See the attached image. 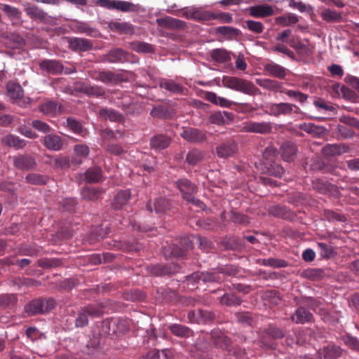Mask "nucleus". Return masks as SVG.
Here are the masks:
<instances>
[{
	"mask_svg": "<svg viewBox=\"0 0 359 359\" xmlns=\"http://www.w3.org/2000/svg\"><path fill=\"white\" fill-rule=\"evenodd\" d=\"M160 86L168 91L174 93H181L182 92V86L172 80L163 79L160 82Z\"/></svg>",
	"mask_w": 359,
	"mask_h": 359,
	"instance_id": "4c0bfd02",
	"label": "nucleus"
},
{
	"mask_svg": "<svg viewBox=\"0 0 359 359\" xmlns=\"http://www.w3.org/2000/svg\"><path fill=\"white\" fill-rule=\"evenodd\" d=\"M46 176L36 173H29L25 177V182L31 184H44L46 183Z\"/></svg>",
	"mask_w": 359,
	"mask_h": 359,
	"instance_id": "49530a36",
	"label": "nucleus"
},
{
	"mask_svg": "<svg viewBox=\"0 0 359 359\" xmlns=\"http://www.w3.org/2000/svg\"><path fill=\"white\" fill-rule=\"evenodd\" d=\"M322 18L326 21H334L340 18V15L334 11L327 9L322 13Z\"/></svg>",
	"mask_w": 359,
	"mask_h": 359,
	"instance_id": "774afa93",
	"label": "nucleus"
},
{
	"mask_svg": "<svg viewBox=\"0 0 359 359\" xmlns=\"http://www.w3.org/2000/svg\"><path fill=\"white\" fill-rule=\"evenodd\" d=\"M171 142V140L165 135H158L154 136L150 140L151 147L156 151H161L167 148Z\"/></svg>",
	"mask_w": 359,
	"mask_h": 359,
	"instance_id": "6ab92c4d",
	"label": "nucleus"
},
{
	"mask_svg": "<svg viewBox=\"0 0 359 359\" xmlns=\"http://www.w3.org/2000/svg\"><path fill=\"white\" fill-rule=\"evenodd\" d=\"M192 278L196 281L201 280L203 283L206 282H220L222 280L219 271V272H201L196 273L192 275Z\"/></svg>",
	"mask_w": 359,
	"mask_h": 359,
	"instance_id": "9b49d317",
	"label": "nucleus"
},
{
	"mask_svg": "<svg viewBox=\"0 0 359 359\" xmlns=\"http://www.w3.org/2000/svg\"><path fill=\"white\" fill-rule=\"evenodd\" d=\"M130 197V191L129 190H123L116 194L114 198L113 207L115 209H119L126 204Z\"/></svg>",
	"mask_w": 359,
	"mask_h": 359,
	"instance_id": "7c9ffc66",
	"label": "nucleus"
},
{
	"mask_svg": "<svg viewBox=\"0 0 359 359\" xmlns=\"http://www.w3.org/2000/svg\"><path fill=\"white\" fill-rule=\"evenodd\" d=\"M40 67L52 74H58L63 71V65L59 61L54 60H44L41 61Z\"/></svg>",
	"mask_w": 359,
	"mask_h": 359,
	"instance_id": "4468645a",
	"label": "nucleus"
},
{
	"mask_svg": "<svg viewBox=\"0 0 359 359\" xmlns=\"http://www.w3.org/2000/svg\"><path fill=\"white\" fill-rule=\"evenodd\" d=\"M9 158L13 160L14 166L19 170H29L34 169L36 165L35 159L29 154L10 156Z\"/></svg>",
	"mask_w": 359,
	"mask_h": 359,
	"instance_id": "20e7f679",
	"label": "nucleus"
},
{
	"mask_svg": "<svg viewBox=\"0 0 359 359\" xmlns=\"http://www.w3.org/2000/svg\"><path fill=\"white\" fill-rule=\"evenodd\" d=\"M110 29L113 31L118 32L120 34H133L134 28L133 25L128 22H111L109 25Z\"/></svg>",
	"mask_w": 359,
	"mask_h": 359,
	"instance_id": "bb28decb",
	"label": "nucleus"
},
{
	"mask_svg": "<svg viewBox=\"0 0 359 359\" xmlns=\"http://www.w3.org/2000/svg\"><path fill=\"white\" fill-rule=\"evenodd\" d=\"M134 5L130 2L124 1H116L114 4V9L123 12L130 11L133 10Z\"/></svg>",
	"mask_w": 359,
	"mask_h": 359,
	"instance_id": "bf43d9fd",
	"label": "nucleus"
},
{
	"mask_svg": "<svg viewBox=\"0 0 359 359\" xmlns=\"http://www.w3.org/2000/svg\"><path fill=\"white\" fill-rule=\"evenodd\" d=\"M341 97L352 102H359V97L356 93L347 88L346 86L342 93Z\"/></svg>",
	"mask_w": 359,
	"mask_h": 359,
	"instance_id": "6e6d98bb",
	"label": "nucleus"
},
{
	"mask_svg": "<svg viewBox=\"0 0 359 359\" xmlns=\"http://www.w3.org/2000/svg\"><path fill=\"white\" fill-rule=\"evenodd\" d=\"M297 149L294 144L286 142L280 147V153L284 161H293L297 156Z\"/></svg>",
	"mask_w": 359,
	"mask_h": 359,
	"instance_id": "f8f14e48",
	"label": "nucleus"
},
{
	"mask_svg": "<svg viewBox=\"0 0 359 359\" xmlns=\"http://www.w3.org/2000/svg\"><path fill=\"white\" fill-rule=\"evenodd\" d=\"M83 176L87 182H98L102 178V170L98 167L90 168L83 174Z\"/></svg>",
	"mask_w": 359,
	"mask_h": 359,
	"instance_id": "f704fd0d",
	"label": "nucleus"
},
{
	"mask_svg": "<svg viewBox=\"0 0 359 359\" xmlns=\"http://www.w3.org/2000/svg\"><path fill=\"white\" fill-rule=\"evenodd\" d=\"M262 264L264 266H269L274 268H280L285 266L286 262L283 259L268 258L262 259Z\"/></svg>",
	"mask_w": 359,
	"mask_h": 359,
	"instance_id": "5fc2aeb1",
	"label": "nucleus"
},
{
	"mask_svg": "<svg viewBox=\"0 0 359 359\" xmlns=\"http://www.w3.org/2000/svg\"><path fill=\"white\" fill-rule=\"evenodd\" d=\"M146 208L148 211L154 210L156 213L165 212L169 208V202L166 198H159L154 203L149 201L147 203Z\"/></svg>",
	"mask_w": 359,
	"mask_h": 359,
	"instance_id": "a211bd4d",
	"label": "nucleus"
},
{
	"mask_svg": "<svg viewBox=\"0 0 359 359\" xmlns=\"http://www.w3.org/2000/svg\"><path fill=\"white\" fill-rule=\"evenodd\" d=\"M341 354V348L336 345H328L320 349L317 354L318 359H337Z\"/></svg>",
	"mask_w": 359,
	"mask_h": 359,
	"instance_id": "6e6552de",
	"label": "nucleus"
},
{
	"mask_svg": "<svg viewBox=\"0 0 359 359\" xmlns=\"http://www.w3.org/2000/svg\"><path fill=\"white\" fill-rule=\"evenodd\" d=\"M99 192L94 188L85 187L81 191L82 198L88 201H93L99 197Z\"/></svg>",
	"mask_w": 359,
	"mask_h": 359,
	"instance_id": "864d4df0",
	"label": "nucleus"
},
{
	"mask_svg": "<svg viewBox=\"0 0 359 359\" xmlns=\"http://www.w3.org/2000/svg\"><path fill=\"white\" fill-rule=\"evenodd\" d=\"M220 302L223 305L231 306L241 304V301L233 294H225L221 297Z\"/></svg>",
	"mask_w": 359,
	"mask_h": 359,
	"instance_id": "3c124183",
	"label": "nucleus"
},
{
	"mask_svg": "<svg viewBox=\"0 0 359 359\" xmlns=\"http://www.w3.org/2000/svg\"><path fill=\"white\" fill-rule=\"evenodd\" d=\"M8 95L13 100L21 99L23 96V90L20 84L10 81L6 86Z\"/></svg>",
	"mask_w": 359,
	"mask_h": 359,
	"instance_id": "c756f323",
	"label": "nucleus"
},
{
	"mask_svg": "<svg viewBox=\"0 0 359 359\" xmlns=\"http://www.w3.org/2000/svg\"><path fill=\"white\" fill-rule=\"evenodd\" d=\"M67 127L76 134H82L83 128L81 124L75 119L69 118L67 120Z\"/></svg>",
	"mask_w": 359,
	"mask_h": 359,
	"instance_id": "4d7b16f0",
	"label": "nucleus"
},
{
	"mask_svg": "<svg viewBox=\"0 0 359 359\" xmlns=\"http://www.w3.org/2000/svg\"><path fill=\"white\" fill-rule=\"evenodd\" d=\"M212 59L219 63H225L231 60L229 53L222 48L213 49L210 53Z\"/></svg>",
	"mask_w": 359,
	"mask_h": 359,
	"instance_id": "72a5a7b5",
	"label": "nucleus"
},
{
	"mask_svg": "<svg viewBox=\"0 0 359 359\" xmlns=\"http://www.w3.org/2000/svg\"><path fill=\"white\" fill-rule=\"evenodd\" d=\"M3 142L8 147H13L15 149H20L26 146V141L19 137L9 134L4 137Z\"/></svg>",
	"mask_w": 359,
	"mask_h": 359,
	"instance_id": "412c9836",
	"label": "nucleus"
},
{
	"mask_svg": "<svg viewBox=\"0 0 359 359\" xmlns=\"http://www.w3.org/2000/svg\"><path fill=\"white\" fill-rule=\"evenodd\" d=\"M221 82L224 88L249 95H254L259 90L251 81L238 77L224 76Z\"/></svg>",
	"mask_w": 359,
	"mask_h": 359,
	"instance_id": "f257e3e1",
	"label": "nucleus"
},
{
	"mask_svg": "<svg viewBox=\"0 0 359 359\" xmlns=\"http://www.w3.org/2000/svg\"><path fill=\"white\" fill-rule=\"evenodd\" d=\"M124 135L123 131L121 130H116L113 131L110 129H104L100 132V136L103 140H116L118 137H123Z\"/></svg>",
	"mask_w": 359,
	"mask_h": 359,
	"instance_id": "09e8293b",
	"label": "nucleus"
},
{
	"mask_svg": "<svg viewBox=\"0 0 359 359\" xmlns=\"http://www.w3.org/2000/svg\"><path fill=\"white\" fill-rule=\"evenodd\" d=\"M45 147L52 151H59L63 146L62 140L57 135H47L44 137Z\"/></svg>",
	"mask_w": 359,
	"mask_h": 359,
	"instance_id": "f3484780",
	"label": "nucleus"
},
{
	"mask_svg": "<svg viewBox=\"0 0 359 359\" xmlns=\"http://www.w3.org/2000/svg\"><path fill=\"white\" fill-rule=\"evenodd\" d=\"M240 269L233 265H226L224 267L221 268L219 273L220 274H226L231 276H236L240 273ZM222 276V275H221Z\"/></svg>",
	"mask_w": 359,
	"mask_h": 359,
	"instance_id": "680f3d73",
	"label": "nucleus"
},
{
	"mask_svg": "<svg viewBox=\"0 0 359 359\" xmlns=\"http://www.w3.org/2000/svg\"><path fill=\"white\" fill-rule=\"evenodd\" d=\"M18 302L16 295L13 294H0V308H11L14 306Z\"/></svg>",
	"mask_w": 359,
	"mask_h": 359,
	"instance_id": "c9c22d12",
	"label": "nucleus"
},
{
	"mask_svg": "<svg viewBox=\"0 0 359 359\" xmlns=\"http://www.w3.org/2000/svg\"><path fill=\"white\" fill-rule=\"evenodd\" d=\"M44 302L39 299L33 300L25 306V313L30 316L44 313Z\"/></svg>",
	"mask_w": 359,
	"mask_h": 359,
	"instance_id": "4be33fe9",
	"label": "nucleus"
},
{
	"mask_svg": "<svg viewBox=\"0 0 359 359\" xmlns=\"http://www.w3.org/2000/svg\"><path fill=\"white\" fill-rule=\"evenodd\" d=\"M318 248L320 250V254L323 257L330 258L333 257L334 255V249L332 246L324 243H318Z\"/></svg>",
	"mask_w": 359,
	"mask_h": 359,
	"instance_id": "603ef678",
	"label": "nucleus"
},
{
	"mask_svg": "<svg viewBox=\"0 0 359 359\" xmlns=\"http://www.w3.org/2000/svg\"><path fill=\"white\" fill-rule=\"evenodd\" d=\"M342 340L348 348L354 351H359V340L356 337L346 334L343 336Z\"/></svg>",
	"mask_w": 359,
	"mask_h": 359,
	"instance_id": "8fccbe9b",
	"label": "nucleus"
},
{
	"mask_svg": "<svg viewBox=\"0 0 359 359\" xmlns=\"http://www.w3.org/2000/svg\"><path fill=\"white\" fill-rule=\"evenodd\" d=\"M217 20L220 23H230L233 21V18L229 13L206 11V20Z\"/></svg>",
	"mask_w": 359,
	"mask_h": 359,
	"instance_id": "c85d7f7f",
	"label": "nucleus"
},
{
	"mask_svg": "<svg viewBox=\"0 0 359 359\" xmlns=\"http://www.w3.org/2000/svg\"><path fill=\"white\" fill-rule=\"evenodd\" d=\"M304 276L315 280L320 278L323 275V271L319 269H311L304 271Z\"/></svg>",
	"mask_w": 359,
	"mask_h": 359,
	"instance_id": "0e129e2a",
	"label": "nucleus"
},
{
	"mask_svg": "<svg viewBox=\"0 0 359 359\" xmlns=\"http://www.w3.org/2000/svg\"><path fill=\"white\" fill-rule=\"evenodd\" d=\"M289 6L297 9L301 13L309 11L310 6L306 5L302 1H296L295 0H289Z\"/></svg>",
	"mask_w": 359,
	"mask_h": 359,
	"instance_id": "338daca9",
	"label": "nucleus"
},
{
	"mask_svg": "<svg viewBox=\"0 0 359 359\" xmlns=\"http://www.w3.org/2000/svg\"><path fill=\"white\" fill-rule=\"evenodd\" d=\"M244 28L249 29L250 31L255 34H261L264 30V25L261 22L247 20L244 22Z\"/></svg>",
	"mask_w": 359,
	"mask_h": 359,
	"instance_id": "37998d69",
	"label": "nucleus"
},
{
	"mask_svg": "<svg viewBox=\"0 0 359 359\" xmlns=\"http://www.w3.org/2000/svg\"><path fill=\"white\" fill-rule=\"evenodd\" d=\"M104 312L103 309L98 305H89L83 307L79 313L75 320L77 327L86 326L88 323V317H97Z\"/></svg>",
	"mask_w": 359,
	"mask_h": 359,
	"instance_id": "7ed1b4c3",
	"label": "nucleus"
},
{
	"mask_svg": "<svg viewBox=\"0 0 359 359\" xmlns=\"http://www.w3.org/2000/svg\"><path fill=\"white\" fill-rule=\"evenodd\" d=\"M69 48L75 51H87L93 48V43L87 39L72 38L69 41Z\"/></svg>",
	"mask_w": 359,
	"mask_h": 359,
	"instance_id": "1a4fd4ad",
	"label": "nucleus"
},
{
	"mask_svg": "<svg viewBox=\"0 0 359 359\" xmlns=\"http://www.w3.org/2000/svg\"><path fill=\"white\" fill-rule=\"evenodd\" d=\"M175 184L177 187L180 191L184 199L192 203L197 206H199L200 208L202 207V205L203 204L201 203L199 200L196 199L193 196V194L197 191V188L194 184H192L187 179L179 180L175 182Z\"/></svg>",
	"mask_w": 359,
	"mask_h": 359,
	"instance_id": "f03ea898",
	"label": "nucleus"
},
{
	"mask_svg": "<svg viewBox=\"0 0 359 359\" xmlns=\"http://www.w3.org/2000/svg\"><path fill=\"white\" fill-rule=\"evenodd\" d=\"M181 136L190 142H198L205 140V134L202 130L194 128L184 129Z\"/></svg>",
	"mask_w": 359,
	"mask_h": 359,
	"instance_id": "0eeeda50",
	"label": "nucleus"
},
{
	"mask_svg": "<svg viewBox=\"0 0 359 359\" xmlns=\"http://www.w3.org/2000/svg\"><path fill=\"white\" fill-rule=\"evenodd\" d=\"M291 319L297 324H305L313 320V314L304 307H299L291 316Z\"/></svg>",
	"mask_w": 359,
	"mask_h": 359,
	"instance_id": "ddd939ff",
	"label": "nucleus"
},
{
	"mask_svg": "<svg viewBox=\"0 0 359 359\" xmlns=\"http://www.w3.org/2000/svg\"><path fill=\"white\" fill-rule=\"evenodd\" d=\"M206 11L198 8H190L183 13V16L196 20L206 21Z\"/></svg>",
	"mask_w": 359,
	"mask_h": 359,
	"instance_id": "cd10ccee",
	"label": "nucleus"
},
{
	"mask_svg": "<svg viewBox=\"0 0 359 359\" xmlns=\"http://www.w3.org/2000/svg\"><path fill=\"white\" fill-rule=\"evenodd\" d=\"M280 93L287 95L289 97L292 98L293 100L298 101L300 103H304L308 99L307 95L299 90H293L284 88L280 90Z\"/></svg>",
	"mask_w": 359,
	"mask_h": 359,
	"instance_id": "a19ab883",
	"label": "nucleus"
},
{
	"mask_svg": "<svg viewBox=\"0 0 359 359\" xmlns=\"http://www.w3.org/2000/svg\"><path fill=\"white\" fill-rule=\"evenodd\" d=\"M299 22V17L294 13H289L287 15L279 16L276 18V22L283 26H290Z\"/></svg>",
	"mask_w": 359,
	"mask_h": 359,
	"instance_id": "e433bc0d",
	"label": "nucleus"
},
{
	"mask_svg": "<svg viewBox=\"0 0 359 359\" xmlns=\"http://www.w3.org/2000/svg\"><path fill=\"white\" fill-rule=\"evenodd\" d=\"M264 70L271 76L278 79H283L286 76V70L282 66L271 62L264 65Z\"/></svg>",
	"mask_w": 359,
	"mask_h": 359,
	"instance_id": "b1692460",
	"label": "nucleus"
},
{
	"mask_svg": "<svg viewBox=\"0 0 359 359\" xmlns=\"http://www.w3.org/2000/svg\"><path fill=\"white\" fill-rule=\"evenodd\" d=\"M248 11L250 15L255 18H266L274 14L273 7L266 4L250 6Z\"/></svg>",
	"mask_w": 359,
	"mask_h": 359,
	"instance_id": "423d86ee",
	"label": "nucleus"
},
{
	"mask_svg": "<svg viewBox=\"0 0 359 359\" xmlns=\"http://www.w3.org/2000/svg\"><path fill=\"white\" fill-rule=\"evenodd\" d=\"M242 130L246 133L266 134L272 130V126L270 122L249 121L243 123Z\"/></svg>",
	"mask_w": 359,
	"mask_h": 359,
	"instance_id": "39448f33",
	"label": "nucleus"
},
{
	"mask_svg": "<svg viewBox=\"0 0 359 359\" xmlns=\"http://www.w3.org/2000/svg\"><path fill=\"white\" fill-rule=\"evenodd\" d=\"M100 115L112 122H123L124 120L123 116L120 113L111 109L104 108L100 109Z\"/></svg>",
	"mask_w": 359,
	"mask_h": 359,
	"instance_id": "473e14b6",
	"label": "nucleus"
},
{
	"mask_svg": "<svg viewBox=\"0 0 359 359\" xmlns=\"http://www.w3.org/2000/svg\"><path fill=\"white\" fill-rule=\"evenodd\" d=\"M131 48L133 50L137 53H151L154 50L152 46L148 43L145 42H133L130 44Z\"/></svg>",
	"mask_w": 359,
	"mask_h": 359,
	"instance_id": "c03bdc74",
	"label": "nucleus"
},
{
	"mask_svg": "<svg viewBox=\"0 0 359 359\" xmlns=\"http://www.w3.org/2000/svg\"><path fill=\"white\" fill-rule=\"evenodd\" d=\"M144 161H145L142 164L144 170L148 172L154 171L153 164L155 163V158L149 155H144Z\"/></svg>",
	"mask_w": 359,
	"mask_h": 359,
	"instance_id": "69168bd1",
	"label": "nucleus"
},
{
	"mask_svg": "<svg viewBox=\"0 0 359 359\" xmlns=\"http://www.w3.org/2000/svg\"><path fill=\"white\" fill-rule=\"evenodd\" d=\"M170 330L173 334L180 337H188L191 334L189 328L179 324L172 325Z\"/></svg>",
	"mask_w": 359,
	"mask_h": 359,
	"instance_id": "79ce46f5",
	"label": "nucleus"
},
{
	"mask_svg": "<svg viewBox=\"0 0 359 359\" xmlns=\"http://www.w3.org/2000/svg\"><path fill=\"white\" fill-rule=\"evenodd\" d=\"M32 126L34 128L39 132L47 133L50 131V126L45 122L39 120H34L32 122Z\"/></svg>",
	"mask_w": 359,
	"mask_h": 359,
	"instance_id": "e2e57ef3",
	"label": "nucleus"
},
{
	"mask_svg": "<svg viewBox=\"0 0 359 359\" xmlns=\"http://www.w3.org/2000/svg\"><path fill=\"white\" fill-rule=\"evenodd\" d=\"M233 120V114L227 111H217L210 117V123L218 126L230 123Z\"/></svg>",
	"mask_w": 359,
	"mask_h": 359,
	"instance_id": "2eb2a0df",
	"label": "nucleus"
},
{
	"mask_svg": "<svg viewBox=\"0 0 359 359\" xmlns=\"http://www.w3.org/2000/svg\"><path fill=\"white\" fill-rule=\"evenodd\" d=\"M77 29L79 32L86 34L88 36H96L97 34V31L95 29L90 27L89 25L85 22L78 23Z\"/></svg>",
	"mask_w": 359,
	"mask_h": 359,
	"instance_id": "13d9d810",
	"label": "nucleus"
},
{
	"mask_svg": "<svg viewBox=\"0 0 359 359\" xmlns=\"http://www.w3.org/2000/svg\"><path fill=\"white\" fill-rule=\"evenodd\" d=\"M76 88L86 95L95 96L97 97L103 96L105 94L104 90L101 86H90L85 83H76Z\"/></svg>",
	"mask_w": 359,
	"mask_h": 359,
	"instance_id": "9d476101",
	"label": "nucleus"
},
{
	"mask_svg": "<svg viewBox=\"0 0 359 359\" xmlns=\"http://www.w3.org/2000/svg\"><path fill=\"white\" fill-rule=\"evenodd\" d=\"M96 79L105 83H116L118 81V76L109 71L98 72Z\"/></svg>",
	"mask_w": 359,
	"mask_h": 359,
	"instance_id": "ea45409f",
	"label": "nucleus"
},
{
	"mask_svg": "<svg viewBox=\"0 0 359 359\" xmlns=\"http://www.w3.org/2000/svg\"><path fill=\"white\" fill-rule=\"evenodd\" d=\"M216 32L218 34H220L228 38H231L233 36H238L239 35V30L236 28L229 27V26H221L218 27L216 29Z\"/></svg>",
	"mask_w": 359,
	"mask_h": 359,
	"instance_id": "de8ad7c7",
	"label": "nucleus"
},
{
	"mask_svg": "<svg viewBox=\"0 0 359 359\" xmlns=\"http://www.w3.org/2000/svg\"><path fill=\"white\" fill-rule=\"evenodd\" d=\"M127 53L121 48H114L110 50L106 55V61L115 63L123 62L126 60Z\"/></svg>",
	"mask_w": 359,
	"mask_h": 359,
	"instance_id": "aec40b11",
	"label": "nucleus"
},
{
	"mask_svg": "<svg viewBox=\"0 0 359 359\" xmlns=\"http://www.w3.org/2000/svg\"><path fill=\"white\" fill-rule=\"evenodd\" d=\"M322 152L325 156H335L341 154L344 151L340 145L334 144L325 146Z\"/></svg>",
	"mask_w": 359,
	"mask_h": 359,
	"instance_id": "a18cd8bd",
	"label": "nucleus"
},
{
	"mask_svg": "<svg viewBox=\"0 0 359 359\" xmlns=\"http://www.w3.org/2000/svg\"><path fill=\"white\" fill-rule=\"evenodd\" d=\"M236 151L234 142L223 143L216 148V152L220 158H227L232 156Z\"/></svg>",
	"mask_w": 359,
	"mask_h": 359,
	"instance_id": "5701e85b",
	"label": "nucleus"
},
{
	"mask_svg": "<svg viewBox=\"0 0 359 359\" xmlns=\"http://www.w3.org/2000/svg\"><path fill=\"white\" fill-rule=\"evenodd\" d=\"M24 9L32 19L43 20L46 17V13L33 4L28 3L25 4Z\"/></svg>",
	"mask_w": 359,
	"mask_h": 359,
	"instance_id": "2f4dec72",
	"label": "nucleus"
},
{
	"mask_svg": "<svg viewBox=\"0 0 359 359\" xmlns=\"http://www.w3.org/2000/svg\"><path fill=\"white\" fill-rule=\"evenodd\" d=\"M60 107L54 101H48L40 106V110L47 115H55L60 111Z\"/></svg>",
	"mask_w": 359,
	"mask_h": 359,
	"instance_id": "58836bf2",
	"label": "nucleus"
},
{
	"mask_svg": "<svg viewBox=\"0 0 359 359\" xmlns=\"http://www.w3.org/2000/svg\"><path fill=\"white\" fill-rule=\"evenodd\" d=\"M270 114L278 116L281 114H288L292 113L293 105L287 102H280L272 104L269 107Z\"/></svg>",
	"mask_w": 359,
	"mask_h": 359,
	"instance_id": "dca6fc26",
	"label": "nucleus"
},
{
	"mask_svg": "<svg viewBox=\"0 0 359 359\" xmlns=\"http://www.w3.org/2000/svg\"><path fill=\"white\" fill-rule=\"evenodd\" d=\"M0 8L6 13L11 20L15 22H19L20 20L22 13L18 8L3 4H0Z\"/></svg>",
	"mask_w": 359,
	"mask_h": 359,
	"instance_id": "a878e982",
	"label": "nucleus"
},
{
	"mask_svg": "<svg viewBox=\"0 0 359 359\" xmlns=\"http://www.w3.org/2000/svg\"><path fill=\"white\" fill-rule=\"evenodd\" d=\"M204 154L203 151L193 149L187 153L185 162L191 166L196 165L203 159Z\"/></svg>",
	"mask_w": 359,
	"mask_h": 359,
	"instance_id": "393cba45",
	"label": "nucleus"
},
{
	"mask_svg": "<svg viewBox=\"0 0 359 359\" xmlns=\"http://www.w3.org/2000/svg\"><path fill=\"white\" fill-rule=\"evenodd\" d=\"M230 219L238 224H248L249 222L248 218L246 215L236 212H230L229 213Z\"/></svg>",
	"mask_w": 359,
	"mask_h": 359,
	"instance_id": "052dcab7",
	"label": "nucleus"
}]
</instances>
